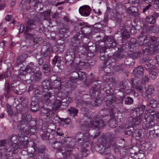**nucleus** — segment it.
I'll return each mask as SVG.
<instances>
[{
	"label": "nucleus",
	"instance_id": "nucleus-56",
	"mask_svg": "<svg viewBox=\"0 0 159 159\" xmlns=\"http://www.w3.org/2000/svg\"><path fill=\"white\" fill-rule=\"evenodd\" d=\"M61 97H59L61 100V103H66L68 102V98H70L66 97L65 98L64 96V94L62 93H61Z\"/></svg>",
	"mask_w": 159,
	"mask_h": 159
},
{
	"label": "nucleus",
	"instance_id": "nucleus-6",
	"mask_svg": "<svg viewBox=\"0 0 159 159\" xmlns=\"http://www.w3.org/2000/svg\"><path fill=\"white\" fill-rule=\"evenodd\" d=\"M78 25L80 26H82L80 28L81 33L79 32L81 34V36H82V37L89 38L92 35L91 31L92 29V26L87 25L84 22L78 23Z\"/></svg>",
	"mask_w": 159,
	"mask_h": 159
},
{
	"label": "nucleus",
	"instance_id": "nucleus-24",
	"mask_svg": "<svg viewBox=\"0 0 159 159\" xmlns=\"http://www.w3.org/2000/svg\"><path fill=\"white\" fill-rule=\"evenodd\" d=\"M149 47L148 48H146L144 51V52L148 55H150L158 51V48H155L153 46H147Z\"/></svg>",
	"mask_w": 159,
	"mask_h": 159
},
{
	"label": "nucleus",
	"instance_id": "nucleus-49",
	"mask_svg": "<svg viewBox=\"0 0 159 159\" xmlns=\"http://www.w3.org/2000/svg\"><path fill=\"white\" fill-rule=\"evenodd\" d=\"M36 119L32 118L28 122V124L30 127H34L36 125Z\"/></svg>",
	"mask_w": 159,
	"mask_h": 159
},
{
	"label": "nucleus",
	"instance_id": "nucleus-38",
	"mask_svg": "<svg viewBox=\"0 0 159 159\" xmlns=\"http://www.w3.org/2000/svg\"><path fill=\"white\" fill-rule=\"evenodd\" d=\"M146 20L147 22L151 24H155L156 21V20L152 15L147 16L146 18Z\"/></svg>",
	"mask_w": 159,
	"mask_h": 159
},
{
	"label": "nucleus",
	"instance_id": "nucleus-60",
	"mask_svg": "<svg viewBox=\"0 0 159 159\" xmlns=\"http://www.w3.org/2000/svg\"><path fill=\"white\" fill-rule=\"evenodd\" d=\"M70 121V118H68L65 119L61 118V123H62L63 125L66 124L69 125Z\"/></svg>",
	"mask_w": 159,
	"mask_h": 159
},
{
	"label": "nucleus",
	"instance_id": "nucleus-33",
	"mask_svg": "<svg viewBox=\"0 0 159 159\" xmlns=\"http://www.w3.org/2000/svg\"><path fill=\"white\" fill-rule=\"evenodd\" d=\"M27 57V55L25 54L19 56L17 58L16 64L17 65L21 64L24 62Z\"/></svg>",
	"mask_w": 159,
	"mask_h": 159
},
{
	"label": "nucleus",
	"instance_id": "nucleus-42",
	"mask_svg": "<svg viewBox=\"0 0 159 159\" xmlns=\"http://www.w3.org/2000/svg\"><path fill=\"white\" fill-rule=\"evenodd\" d=\"M87 150L85 148L83 149L82 152V155L78 154L76 157L77 159H81L83 157H86L88 154Z\"/></svg>",
	"mask_w": 159,
	"mask_h": 159
},
{
	"label": "nucleus",
	"instance_id": "nucleus-39",
	"mask_svg": "<svg viewBox=\"0 0 159 159\" xmlns=\"http://www.w3.org/2000/svg\"><path fill=\"white\" fill-rule=\"evenodd\" d=\"M147 105L151 107L155 108L158 107V102L156 100L152 99L148 101Z\"/></svg>",
	"mask_w": 159,
	"mask_h": 159
},
{
	"label": "nucleus",
	"instance_id": "nucleus-37",
	"mask_svg": "<svg viewBox=\"0 0 159 159\" xmlns=\"http://www.w3.org/2000/svg\"><path fill=\"white\" fill-rule=\"evenodd\" d=\"M20 86L16 84H12L11 85V89L17 94H20L21 92L20 91Z\"/></svg>",
	"mask_w": 159,
	"mask_h": 159
},
{
	"label": "nucleus",
	"instance_id": "nucleus-19",
	"mask_svg": "<svg viewBox=\"0 0 159 159\" xmlns=\"http://www.w3.org/2000/svg\"><path fill=\"white\" fill-rule=\"evenodd\" d=\"M125 100V104L130 105L132 104L134 102L133 99L129 97L125 98V97L123 96L120 97L119 99V101L117 103H119L120 105H122L123 103V101Z\"/></svg>",
	"mask_w": 159,
	"mask_h": 159
},
{
	"label": "nucleus",
	"instance_id": "nucleus-45",
	"mask_svg": "<svg viewBox=\"0 0 159 159\" xmlns=\"http://www.w3.org/2000/svg\"><path fill=\"white\" fill-rule=\"evenodd\" d=\"M72 101L71 98H68V102L66 103H61V109L63 110L67 108L69 103Z\"/></svg>",
	"mask_w": 159,
	"mask_h": 159
},
{
	"label": "nucleus",
	"instance_id": "nucleus-14",
	"mask_svg": "<svg viewBox=\"0 0 159 159\" xmlns=\"http://www.w3.org/2000/svg\"><path fill=\"white\" fill-rule=\"evenodd\" d=\"M39 102L40 99L39 98L36 97H33L30 104V110L34 112L38 111L39 108Z\"/></svg>",
	"mask_w": 159,
	"mask_h": 159
},
{
	"label": "nucleus",
	"instance_id": "nucleus-18",
	"mask_svg": "<svg viewBox=\"0 0 159 159\" xmlns=\"http://www.w3.org/2000/svg\"><path fill=\"white\" fill-rule=\"evenodd\" d=\"M105 43L107 47L113 48L116 46V41L112 36H109L107 37Z\"/></svg>",
	"mask_w": 159,
	"mask_h": 159
},
{
	"label": "nucleus",
	"instance_id": "nucleus-8",
	"mask_svg": "<svg viewBox=\"0 0 159 159\" xmlns=\"http://www.w3.org/2000/svg\"><path fill=\"white\" fill-rule=\"evenodd\" d=\"M90 123L91 127L93 129H101L105 126V123L102 120V118L99 115L94 116Z\"/></svg>",
	"mask_w": 159,
	"mask_h": 159
},
{
	"label": "nucleus",
	"instance_id": "nucleus-48",
	"mask_svg": "<svg viewBox=\"0 0 159 159\" xmlns=\"http://www.w3.org/2000/svg\"><path fill=\"white\" fill-rule=\"evenodd\" d=\"M61 61V59L58 56H56L53 60L52 62V63L54 65H55L56 64L58 65L60 63Z\"/></svg>",
	"mask_w": 159,
	"mask_h": 159
},
{
	"label": "nucleus",
	"instance_id": "nucleus-25",
	"mask_svg": "<svg viewBox=\"0 0 159 159\" xmlns=\"http://www.w3.org/2000/svg\"><path fill=\"white\" fill-rule=\"evenodd\" d=\"M76 76H74L73 77L75 79L77 80L78 79L83 80L85 81L86 79V74L81 71H78V73H76Z\"/></svg>",
	"mask_w": 159,
	"mask_h": 159
},
{
	"label": "nucleus",
	"instance_id": "nucleus-55",
	"mask_svg": "<svg viewBox=\"0 0 159 159\" xmlns=\"http://www.w3.org/2000/svg\"><path fill=\"white\" fill-rule=\"evenodd\" d=\"M149 79L148 76L145 75L142 78V79L141 81V84L144 85L148 83L149 81Z\"/></svg>",
	"mask_w": 159,
	"mask_h": 159
},
{
	"label": "nucleus",
	"instance_id": "nucleus-47",
	"mask_svg": "<svg viewBox=\"0 0 159 159\" xmlns=\"http://www.w3.org/2000/svg\"><path fill=\"white\" fill-rule=\"evenodd\" d=\"M7 111L9 116H11L13 114V110L11 106L8 104H6Z\"/></svg>",
	"mask_w": 159,
	"mask_h": 159
},
{
	"label": "nucleus",
	"instance_id": "nucleus-13",
	"mask_svg": "<svg viewBox=\"0 0 159 159\" xmlns=\"http://www.w3.org/2000/svg\"><path fill=\"white\" fill-rule=\"evenodd\" d=\"M146 43L147 46H153L159 49V37L149 36L148 41Z\"/></svg>",
	"mask_w": 159,
	"mask_h": 159
},
{
	"label": "nucleus",
	"instance_id": "nucleus-63",
	"mask_svg": "<svg viewBox=\"0 0 159 159\" xmlns=\"http://www.w3.org/2000/svg\"><path fill=\"white\" fill-rule=\"evenodd\" d=\"M11 152H16V150L19 148V147L18 144H16L15 143L11 146Z\"/></svg>",
	"mask_w": 159,
	"mask_h": 159
},
{
	"label": "nucleus",
	"instance_id": "nucleus-50",
	"mask_svg": "<svg viewBox=\"0 0 159 159\" xmlns=\"http://www.w3.org/2000/svg\"><path fill=\"white\" fill-rule=\"evenodd\" d=\"M152 6L151 4H149L144 8L142 12L145 14H148L151 9Z\"/></svg>",
	"mask_w": 159,
	"mask_h": 159
},
{
	"label": "nucleus",
	"instance_id": "nucleus-23",
	"mask_svg": "<svg viewBox=\"0 0 159 159\" xmlns=\"http://www.w3.org/2000/svg\"><path fill=\"white\" fill-rule=\"evenodd\" d=\"M149 36L143 35L140 37L138 40L139 44L140 46H147L146 42L148 41Z\"/></svg>",
	"mask_w": 159,
	"mask_h": 159
},
{
	"label": "nucleus",
	"instance_id": "nucleus-44",
	"mask_svg": "<svg viewBox=\"0 0 159 159\" xmlns=\"http://www.w3.org/2000/svg\"><path fill=\"white\" fill-rule=\"evenodd\" d=\"M143 116H138L137 117L134 118V125H139L142 121Z\"/></svg>",
	"mask_w": 159,
	"mask_h": 159
},
{
	"label": "nucleus",
	"instance_id": "nucleus-31",
	"mask_svg": "<svg viewBox=\"0 0 159 159\" xmlns=\"http://www.w3.org/2000/svg\"><path fill=\"white\" fill-rule=\"evenodd\" d=\"M131 23L129 21H127L125 24L123 23L119 25V29L121 31L127 30L128 28H131Z\"/></svg>",
	"mask_w": 159,
	"mask_h": 159
},
{
	"label": "nucleus",
	"instance_id": "nucleus-26",
	"mask_svg": "<svg viewBox=\"0 0 159 159\" xmlns=\"http://www.w3.org/2000/svg\"><path fill=\"white\" fill-rule=\"evenodd\" d=\"M41 78L42 75L41 73L39 72H38L32 75L30 77V79L33 82H35L40 80Z\"/></svg>",
	"mask_w": 159,
	"mask_h": 159
},
{
	"label": "nucleus",
	"instance_id": "nucleus-46",
	"mask_svg": "<svg viewBox=\"0 0 159 159\" xmlns=\"http://www.w3.org/2000/svg\"><path fill=\"white\" fill-rule=\"evenodd\" d=\"M127 30H124L121 33V37L123 39H126L130 38L129 33Z\"/></svg>",
	"mask_w": 159,
	"mask_h": 159
},
{
	"label": "nucleus",
	"instance_id": "nucleus-51",
	"mask_svg": "<svg viewBox=\"0 0 159 159\" xmlns=\"http://www.w3.org/2000/svg\"><path fill=\"white\" fill-rule=\"evenodd\" d=\"M126 86L125 81H121L118 83L117 85V87L120 88L119 90L123 89L126 88Z\"/></svg>",
	"mask_w": 159,
	"mask_h": 159
},
{
	"label": "nucleus",
	"instance_id": "nucleus-21",
	"mask_svg": "<svg viewBox=\"0 0 159 159\" xmlns=\"http://www.w3.org/2000/svg\"><path fill=\"white\" fill-rule=\"evenodd\" d=\"M24 74L21 72V71L19 72L18 75H13L11 77V80L14 81H16L21 80L23 81H25L26 79H25V75Z\"/></svg>",
	"mask_w": 159,
	"mask_h": 159
},
{
	"label": "nucleus",
	"instance_id": "nucleus-9",
	"mask_svg": "<svg viewBox=\"0 0 159 159\" xmlns=\"http://www.w3.org/2000/svg\"><path fill=\"white\" fill-rule=\"evenodd\" d=\"M110 143L107 138H102V139L101 141L99 142V144L97 146L96 148L98 150L100 151L101 153L106 155L107 153H109V152L107 151L106 153L105 151L103 150L108 149V147L110 145Z\"/></svg>",
	"mask_w": 159,
	"mask_h": 159
},
{
	"label": "nucleus",
	"instance_id": "nucleus-52",
	"mask_svg": "<svg viewBox=\"0 0 159 159\" xmlns=\"http://www.w3.org/2000/svg\"><path fill=\"white\" fill-rule=\"evenodd\" d=\"M109 125L111 128H114L117 125L116 121L113 119H111L109 122Z\"/></svg>",
	"mask_w": 159,
	"mask_h": 159
},
{
	"label": "nucleus",
	"instance_id": "nucleus-30",
	"mask_svg": "<svg viewBox=\"0 0 159 159\" xmlns=\"http://www.w3.org/2000/svg\"><path fill=\"white\" fill-rule=\"evenodd\" d=\"M50 48H48L47 46L45 45L43 46L42 48L41 52L43 54L44 57L47 59L49 57L50 51Z\"/></svg>",
	"mask_w": 159,
	"mask_h": 159
},
{
	"label": "nucleus",
	"instance_id": "nucleus-4",
	"mask_svg": "<svg viewBox=\"0 0 159 159\" xmlns=\"http://www.w3.org/2000/svg\"><path fill=\"white\" fill-rule=\"evenodd\" d=\"M34 26H36V30L39 33L42 32L44 29L43 25L41 22L40 19L35 17L34 19L30 18L27 21L25 33L27 32L30 31L34 28Z\"/></svg>",
	"mask_w": 159,
	"mask_h": 159
},
{
	"label": "nucleus",
	"instance_id": "nucleus-5",
	"mask_svg": "<svg viewBox=\"0 0 159 159\" xmlns=\"http://www.w3.org/2000/svg\"><path fill=\"white\" fill-rule=\"evenodd\" d=\"M89 93L91 97L92 98L95 97H96L95 100L92 99L90 101L83 102V104L85 106L90 107L91 105L93 107L99 106L101 105L103 100V97H101L99 91L95 90L92 88L89 90Z\"/></svg>",
	"mask_w": 159,
	"mask_h": 159
},
{
	"label": "nucleus",
	"instance_id": "nucleus-61",
	"mask_svg": "<svg viewBox=\"0 0 159 159\" xmlns=\"http://www.w3.org/2000/svg\"><path fill=\"white\" fill-rule=\"evenodd\" d=\"M22 100V103L24 105V107H25V108L28 107L29 101L28 99L25 97H22L21 99Z\"/></svg>",
	"mask_w": 159,
	"mask_h": 159
},
{
	"label": "nucleus",
	"instance_id": "nucleus-15",
	"mask_svg": "<svg viewBox=\"0 0 159 159\" xmlns=\"http://www.w3.org/2000/svg\"><path fill=\"white\" fill-rule=\"evenodd\" d=\"M91 9L88 5H84L81 7L79 9V12L80 15L84 16H88L90 14Z\"/></svg>",
	"mask_w": 159,
	"mask_h": 159
},
{
	"label": "nucleus",
	"instance_id": "nucleus-17",
	"mask_svg": "<svg viewBox=\"0 0 159 159\" xmlns=\"http://www.w3.org/2000/svg\"><path fill=\"white\" fill-rule=\"evenodd\" d=\"M144 71L143 67L141 66H139L134 70L133 75L136 77L139 78L143 75Z\"/></svg>",
	"mask_w": 159,
	"mask_h": 159
},
{
	"label": "nucleus",
	"instance_id": "nucleus-32",
	"mask_svg": "<svg viewBox=\"0 0 159 159\" xmlns=\"http://www.w3.org/2000/svg\"><path fill=\"white\" fill-rule=\"evenodd\" d=\"M53 147L59 152H61L63 150L64 147L60 142H54L53 143Z\"/></svg>",
	"mask_w": 159,
	"mask_h": 159
},
{
	"label": "nucleus",
	"instance_id": "nucleus-1",
	"mask_svg": "<svg viewBox=\"0 0 159 159\" xmlns=\"http://www.w3.org/2000/svg\"><path fill=\"white\" fill-rule=\"evenodd\" d=\"M159 120V113L151 114H146L143 119V126L144 128L154 127L152 130H149V134L153 137L159 136V126L157 125Z\"/></svg>",
	"mask_w": 159,
	"mask_h": 159
},
{
	"label": "nucleus",
	"instance_id": "nucleus-3",
	"mask_svg": "<svg viewBox=\"0 0 159 159\" xmlns=\"http://www.w3.org/2000/svg\"><path fill=\"white\" fill-rule=\"evenodd\" d=\"M110 79L107 78V76H104L103 77V80L106 82L104 88H103V91L105 93L108 94L106 96L107 100L106 101V103L107 106L111 105L112 106H115L116 105V98L115 94L111 93L113 89L111 86L108 83Z\"/></svg>",
	"mask_w": 159,
	"mask_h": 159
},
{
	"label": "nucleus",
	"instance_id": "nucleus-11",
	"mask_svg": "<svg viewBox=\"0 0 159 159\" xmlns=\"http://www.w3.org/2000/svg\"><path fill=\"white\" fill-rule=\"evenodd\" d=\"M68 137L65 138V139L64 140V143H66V148L64 152H62V154L64 159H68L70 156L72 155V149L73 146L70 144H69L67 143L68 142L67 139Z\"/></svg>",
	"mask_w": 159,
	"mask_h": 159
},
{
	"label": "nucleus",
	"instance_id": "nucleus-36",
	"mask_svg": "<svg viewBox=\"0 0 159 159\" xmlns=\"http://www.w3.org/2000/svg\"><path fill=\"white\" fill-rule=\"evenodd\" d=\"M28 120L26 119H23L21 121H20L17 125V127L18 129L23 131L26 125H27Z\"/></svg>",
	"mask_w": 159,
	"mask_h": 159
},
{
	"label": "nucleus",
	"instance_id": "nucleus-28",
	"mask_svg": "<svg viewBox=\"0 0 159 159\" xmlns=\"http://www.w3.org/2000/svg\"><path fill=\"white\" fill-rule=\"evenodd\" d=\"M83 136L82 138H80L77 140V142L80 143L84 142V143L86 142H89L90 140V137L89 136L88 133L86 132L83 134Z\"/></svg>",
	"mask_w": 159,
	"mask_h": 159
},
{
	"label": "nucleus",
	"instance_id": "nucleus-57",
	"mask_svg": "<svg viewBox=\"0 0 159 159\" xmlns=\"http://www.w3.org/2000/svg\"><path fill=\"white\" fill-rule=\"evenodd\" d=\"M48 134H49V133L44 132L41 135V137L43 140L47 141L49 139V135H48Z\"/></svg>",
	"mask_w": 159,
	"mask_h": 159
},
{
	"label": "nucleus",
	"instance_id": "nucleus-41",
	"mask_svg": "<svg viewBox=\"0 0 159 159\" xmlns=\"http://www.w3.org/2000/svg\"><path fill=\"white\" fill-rule=\"evenodd\" d=\"M42 87L43 89H48L50 87L49 81L48 80L43 81L42 83Z\"/></svg>",
	"mask_w": 159,
	"mask_h": 159
},
{
	"label": "nucleus",
	"instance_id": "nucleus-62",
	"mask_svg": "<svg viewBox=\"0 0 159 159\" xmlns=\"http://www.w3.org/2000/svg\"><path fill=\"white\" fill-rule=\"evenodd\" d=\"M143 66L146 70H149V71L152 68H154L153 66L149 63V62L147 63L144 64Z\"/></svg>",
	"mask_w": 159,
	"mask_h": 159
},
{
	"label": "nucleus",
	"instance_id": "nucleus-59",
	"mask_svg": "<svg viewBox=\"0 0 159 159\" xmlns=\"http://www.w3.org/2000/svg\"><path fill=\"white\" fill-rule=\"evenodd\" d=\"M150 28L154 32L158 33L159 32V26L156 25H151Z\"/></svg>",
	"mask_w": 159,
	"mask_h": 159
},
{
	"label": "nucleus",
	"instance_id": "nucleus-2",
	"mask_svg": "<svg viewBox=\"0 0 159 159\" xmlns=\"http://www.w3.org/2000/svg\"><path fill=\"white\" fill-rule=\"evenodd\" d=\"M82 36L80 32L77 33L71 40V46L67 50L66 52L71 56L75 57L78 53L79 50L82 49L83 50H86V49L83 46H80L79 44L80 43Z\"/></svg>",
	"mask_w": 159,
	"mask_h": 159
},
{
	"label": "nucleus",
	"instance_id": "nucleus-20",
	"mask_svg": "<svg viewBox=\"0 0 159 159\" xmlns=\"http://www.w3.org/2000/svg\"><path fill=\"white\" fill-rule=\"evenodd\" d=\"M155 90L153 86L152 85L148 86L146 88V93L143 94L144 98L146 99L148 98L149 96L151 95L154 93Z\"/></svg>",
	"mask_w": 159,
	"mask_h": 159
},
{
	"label": "nucleus",
	"instance_id": "nucleus-58",
	"mask_svg": "<svg viewBox=\"0 0 159 159\" xmlns=\"http://www.w3.org/2000/svg\"><path fill=\"white\" fill-rule=\"evenodd\" d=\"M68 31L69 28H63L62 29H61L59 32V35L62 37L63 35L61 36V34H63L64 33H67Z\"/></svg>",
	"mask_w": 159,
	"mask_h": 159
},
{
	"label": "nucleus",
	"instance_id": "nucleus-54",
	"mask_svg": "<svg viewBox=\"0 0 159 159\" xmlns=\"http://www.w3.org/2000/svg\"><path fill=\"white\" fill-rule=\"evenodd\" d=\"M27 142L26 141H22L18 143V144L19 148L22 149L24 148L27 145Z\"/></svg>",
	"mask_w": 159,
	"mask_h": 159
},
{
	"label": "nucleus",
	"instance_id": "nucleus-22",
	"mask_svg": "<svg viewBox=\"0 0 159 159\" xmlns=\"http://www.w3.org/2000/svg\"><path fill=\"white\" fill-rule=\"evenodd\" d=\"M61 97V93H59L57 95L56 100L53 103L52 108L54 109L57 110L58 109L61 108V102L60 99L59 97Z\"/></svg>",
	"mask_w": 159,
	"mask_h": 159
},
{
	"label": "nucleus",
	"instance_id": "nucleus-27",
	"mask_svg": "<svg viewBox=\"0 0 159 159\" xmlns=\"http://www.w3.org/2000/svg\"><path fill=\"white\" fill-rule=\"evenodd\" d=\"M65 87L66 88H72L75 89L76 87V83L73 79H69L66 80V84Z\"/></svg>",
	"mask_w": 159,
	"mask_h": 159
},
{
	"label": "nucleus",
	"instance_id": "nucleus-64",
	"mask_svg": "<svg viewBox=\"0 0 159 159\" xmlns=\"http://www.w3.org/2000/svg\"><path fill=\"white\" fill-rule=\"evenodd\" d=\"M89 125L88 124H84L82 125L81 127V130L86 132H87L89 130Z\"/></svg>",
	"mask_w": 159,
	"mask_h": 159
},
{
	"label": "nucleus",
	"instance_id": "nucleus-29",
	"mask_svg": "<svg viewBox=\"0 0 159 159\" xmlns=\"http://www.w3.org/2000/svg\"><path fill=\"white\" fill-rule=\"evenodd\" d=\"M158 73V70L157 68H152L149 71V76L152 79H155L157 77Z\"/></svg>",
	"mask_w": 159,
	"mask_h": 159
},
{
	"label": "nucleus",
	"instance_id": "nucleus-53",
	"mask_svg": "<svg viewBox=\"0 0 159 159\" xmlns=\"http://www.w3.org/2000/svg\"><path fill=\"white\" fill-rule=\"evenodd\" d=\"M131 10V11L132 12V15L135 16H137L139 14V13L138 12V10L136 7H132Z\"/></svg>",
	"mask_w": 159,
	"mask_h": 159
},
{
	"label": "nucleus",
	"instance_id": "nucleus-43",
	"mask_svg": "<svg viewBox=\"0 0 159 159\" xmlns=\"http://www.w3.org/2000/svg\"><path fill=\"white\" fill-rule=\"evenodd\" d=\"M50 81L52 84L54 83L55 81H57L58 84H60V78H59L57 75L56 74H53L51 76Z\"/></svg>",
	"mask_w": 159,
	"mask_h": 159
},
{
	"label": "nucleus",
	"instance_id": "nucleus-40",
	"mask_svg": "<svg viewBox=\"0 0 159 159\" xmlns=\"http://www.w3.org/2000/svg\"><path fill=\"white\" fill-rule=\"evenodd\" d=\"M142 52L141 51H139L138 52H132L130 56H131L134 59H137L139 58L142 57Z\"/></svg>",
	"mask_w": 159,
	"mask_h": 159
},
{
	"label": "nucleus",
	"instance_id": "nucleus-7",
	"mask_svg": "<svg viewBox=\"0 0 159 159\" xmlns=\"http://www.w3.org/2000/svg\"><path fill=\"white\" fill-rule=\"evenodd\" d=\"M75 57L66 53L65 56L66 65L72 70L77 69L79 68V65L74 62Z\"/></svg>",
	"mask_w": 159,
	"mask_h": 159
},
{
	"label": "nucleus",
	"instance_id": "nucleus-10",
	"mask_svg": "<svg viewBox=\"0 0 159 159\" xmlns=\"http://www.w3.org/2000/svg\"><path fill=\"white\" fill-rule=\"evenodd\" d=\"M55 98V93L52 90H48L43 95L42 101L48 104L51 103Z\"/></svg>",
	"mask_w": 159,
	"mask_h": 159
},
{
	"label": "nucleus",
	"instance_id": "nucleus-12",
	"mask_svg": "<svg viewBox=\"0 0 159 159\" xmlns=\"http://www.w3.org/2000/svg\"><path fill=\"white\" fill-rule=\"evenodd\" d=\"M107 114L102 115L100 117L102 118V120H103L104 123L109 122L110 120L111 119L114 118V112L113 109L111 108L110 110H106Z\"/></svg>",
	"mask_w": 159,
	"mask_h": 159
},
{
	"label": "nucleus",
	"instance_id": "nucleus-16",
	"mask_svg": "<svg viewBox=\"0 0 159 159\" xmlns=\"http://www.w3.org/2000/svg\"><path fill=\"white\" fill-rule=\"evenodd\" d=\"M36 67L34 65L33 62H30L27 66L25 68L21 67L20 71H24L25 72H33L36 70Z\"/></svg>",
	"mask_w": 159,
	"mask_h": 159
},
{
	"label": "nucleus",
	"instance_id": "nucleus-34",
	"mask_svg": "<svg viewBox=\"0 0 159 159\" xmlns=\"http://www.w3.org/2000/svg\"><path fill=\"white\" fill-rule=\"evenodd\" d=\"M67 110L70 116L74 117L77 116L78 110L75 108L71 107Z\"/></svg>",
	"mask_w": 159,
	"mask_h": 159
},
{
	"label": "nucleus",
	"instance_id": "nucleus-35",
	"mask_svg": "<svg viewBox=\"0 0 159 159\" xmlns=\"http://www.w3.org/2000/svg\"><path fill=\"white\" fill-rule=\"evenodd\" d=\"M146 106L143 105H140L138 107L136 108L134 111L137 113V115L141 116L145 110Z\"/></svg>",
	"mask_w": 159,
	"mask_h": 159
}]
</instances>
